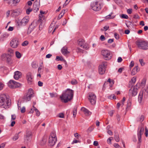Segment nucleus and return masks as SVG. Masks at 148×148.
Returning <instances> with one entry per match:
<instances>
[{"label":"nucleus","instance_id":"obj_1","mask_svg":"<svg viewBox=\"0 0 148 148\" xmlns=\"http://www.w3.org/2000/svg\"><path fill=\"white\" fill-rule=\"evenodd\" d=\"M73 94L74 91L68 88L63 92L60 98L62 102L66 103L73 99Z\"/></svg>","mask_w":148,"mask_h":148},{"label":"nucleus","instance_id":"obj_2","mask_svg":"<svg viewBox=\"0 0 148 148\" xmlns=\"http://www.w3.org/2000/svg\"><path fill=\"white\" fill-rule=\"evenodd\" d=\"M135 43L138 47L140 49L145 50L148 49V42L146 41L138 40Z\"/></svg>","mask_w":148,"mask_h":148},{"label":"nucleus","instance_id":"obj_3","mask_svg":"<svg viewBox=\"0 0 148 148\" xmlns=\"http://www.w3.org/2000/svg\"><path fill=\"white\" fill-rule=\"evenodd\" d=\"M57 140L56 132L54 131L52 132L51 134L49 140V145L53 146L55 144Z\"/></svg>","mask_w":148,"mask_h":148},{"label":"nucleus","instance_id":"obj_4","mask_svg":"<svg viewBox=\"0 0 148 148\" xmlns=\"http://www.w3.org/2000/svg\"><path fill=\"white\" fill-rule=\"evenodd\" d=\"M34 96V93L33 90L32 88L29 89L27 94L23 98V101L27 102L31 100V98Z\"/></svg>","mask_w":148,"mask_h":148},{"label":"nucleus","instance_id":"obj_5","mask_svg":"<svg viewBox=\"0 0 148 148\" xmlns=\"http://www.w3.org/2000/svg\"><path fill=\"white\" fill-rule=\"evenodd\" d=\"M101 4L102 3L99 2V1L93 2L91 4V8L94 11H99L101 8Z\"/></svg>","mask_w":148,"mask_h":148},{"label":"nucleus","instance_id":"obj_6","mask_svg":"<svg viewBox=\"0 0 148 148\" xmlns=\"http://www.w3.org/2000/svg\"><path fill=\"white\" fill-rule=\"evenodd\" d=\"M101 54L103 56V58L106 60L110 59L112 57L110 51L108 50L103 49L101 51Z\"/></svg>","mask_w":148,"mask_h":148},{"label":"nucleus","instance_id":"obj_7","mask_svg":"<svg viewBox=\"0 0 148 148\" xmlns=\"http://www.w3.org/2000/svg\"><path fill=\"white\" fill-rule=\"evenodd\" d=\"M88 99L92 105L95 104L96 100V97L92 92H90L88 94Z\"/></svg>","mask_w":148,"mask_h":148},{"label":"nucleus","instance_id":"obj_8","mask_svg":"<svg viewBox=\"0 0 148 148\" xmlns=\"http://www.w3.org/2000/svg\"><path fill=\"white\" fill-rule=\"evenodd\" d=\"M107 64L106 62H103L99 67V71L100 74H103L106 70Z\"/></svg>","mask_w":148,"mask_h":148},{"label":"nucleus","instance_id":"obj_9","mask_svg":"<svg viewBox=\"0 0 148 148\" xmlns=\"http://www.w3.org/2000/svg\"><path fill=\"white\" fill-rule=\"evenodd\" d=\"M3 104L1 106L2 108L5 109L8 108L11 105V101L10 99L7 96L5 101L3 102Z\"/></svg>","mask_w":148,"mask_h":148},{"label":"nucleus","instance_id":"obj_10","mask_svg":"<svg viewBox=\"0 0 148 148\" xmlns=\"http://www.w3.org/2000/svg\"><path fill=\"white\" fill-rule=\"evenodd\" d=\"M40 5V0H36L33 6V10L34 12H36L38 11Z\"/></svg>","mask_w":148,"mask_h":148},{"label":"nucleus","instance_id":"obj_11","mask_svg":"<svg viewBox=\"0 0 148 148\" xmlns=\"http://www.w3.org/2000/svg\"><path fill=\"white\" fill-rule=\"evenodd\" d=\"M146 93L147 94L148 93V91L147 90H142L140 91L138 96V101L139 103H140L141 102L143 95L145 96Z\"/></svg>","mask_w":148,"mask_h":148},{"label":"nucleus","instance_id":"obj_12","mask_svg":"<svg viewBox=\"0 0 148 148\" xmlns=\"http://www.w3.org/2000/svg\"><path fill=\"white\" fill-rule=\"evenodd\" d=\"M137 88L134 86L133 88H131L129 90V95L132 96H135L137 93Z\"/></svg>","mask_w":148,"mask_h":148},{"label":"nucleus","instance_id":"obj_13","mask_svg":"<svg viewBox=\"0 0 148 148\" xmlns=\"http://www.w3.org/2000/svg\"><path fill=\"white\" fill-rule=\"evenodd\" d=\"M32 133L30 130H27L24 136L25 140H30L32 138Z\"/></svg>","mask_w":148,"mask_h":148},{"label":"nucleus","instance_id":"obj_14","mask_svg":"<svg viewBox=\"0 0 148 148\" xmlns=\"http://www.w3.org/2000/svg\"><path fill=\"white\" fill-rule=\"evenodd\" d=\"M29 19L27 17H25L22 19L21 21H19L17 22L18 26H21L22 25H25L28 23Z\"/></svg>","mask_w":148,"mask_h":148},{"label":"nucleus","instance_id":"obj_15","mask_svg":"<svg viewBox=\"0 0 148 148\" xmlns=\"http://www.w3.org/2000/svg\"><path fill=\"white\" fill-rule=\"evenodd\" d=\"M19 44L18 40L16 38H14L11 40L10 43L11 46L13 48H16Z\"/></svg>","mask_w":148,"mask_h":148},{"label":"nucleus","instance_id":"obj_16","mask_svg":"<svg viewBox=\"0 0 148 148\" xmlns=\"http://www.w3.org/2000/svg\"><path fill=\"white\" fill-rule=\"evenodd\" d=\"M33 76L30 72L28 73L27 74L26 78L29 84H31L33 82Z\"/></svg>","mask_w":148,"mask_h":148},{"label":"nucleus","instance_id":"obj_17","mask_svg":"<svg viewBox=\"0 0 148 148\" xmlns=\"http://www.w3.org/2000/svg\"><path fill=\"white\" fill-rule=\"evenodd\" d=\"M36 23L33 22L31 25H30L29 28L27 32V34H29L34 29V28L36 26Z\"/></svg>","mask_w":148,"mask_h":148},{"label":"nucleus","instance_id":"obj_18","mask_svg":"<svg viewBox=\"0 0 148 148\" xmlns=\"http://www.w3.org/2000/svg\"><path fill=\"white\" fill-rule=\"evenodd\" d=\"M6 58L7 62L8 63L11 64L12 63L11 59V56H8L7 54H3L1 56V59L3 60H5V58Z\"/></svg>","mask_w":148,"mask_h":148},{"label":"nucleus","instance_id":"obj_19","mask_svg":"<svg viewBox=\"0 0 148 148\" xmlns=\"http://www.w3.org/2000/svg\"><path fill=\"white\" fill-rule=\"evenodd\" d=\"M143 132L144 130H140L139 131H138V147L139 148L140 147V143L141 142V136L143 134Z\"/></svg>","mask_w":148,"mask_h":148},{"label":"nucleus","instance_id":"obj_20","mask_svg":"<svg viewBox=\"0 0 148 148\" xmlns=\"http://www.w3.org/2000/svg\"><path fill=\"white\" fill-rule=\"evenodd\" d=\"M7 96L5 94L1 95H0V106H1L3 104V102L5 101V99Z\"/></svg>","mask_w":148,"mask_h":148},{"label":"nucleus","instance_id":"obj_21","mask_svg":"<svg viewBox=\"0 0 148 148\" xmlns=\"http://www.w3.org/2000/svg\"><path fill=\"white\" fill-rule=\"evenodd\" d=\"M21 73L19 71H16L14 73V79L16 80L18 79L21 76Z\"/></svg>","mask_w":148,"mask_h":148},{"label":"nucleus","instance_id":"obj_22","mask_svg":"<svg viewBox=\"0 0 148 148\" xmlns=\"http://www.w3.org/2000/svg\"><path fill=\"white\" fill-rule=\"evenodd\" d=\"M62 53L64 56H66L69 53V52L67 50V48L66 47H63L61 49Z\"/></svg>","mask_w":148,"mask_h":148},{"label":"nucleus","instance_id":"obj_23","mask_svg":"<svg viewBox=\"0 0 148 148\" xmlns=\"http://www.w3.org/2000/svg\"><path fill=\"white\" fill-rule=\"evenodd\" d=\"M81 110L86 116H89L91 115V112L84 107L82 108L81 109Z\"/></svg>","mask_w":148,"mask_h":148},{"label":"nucleus","instance_id":"obj_24","mask_svg":"<svg viewBox=\"0 0 148 148\" xmlns=\"http://www.w3.org/2000/svg\"><path fill=\"white\" fill-rule=\"evenodd\" d=\"M139 71V69L138 66H136L132 70L131 74L132 75H135L138 71Z\"/></svg>","mask_w":148,"mask_h":148},{"label":"nucleus","instance_id":"obj_25","mask_svg":"<svg viewBox=\"0 0 148 148\" xmlns=\"http://www.w3.org/2000/svg\"><path fill=\"white\" fill-rule=\"evenodd\" d=\"M85 41L84 39H80L77 41L78 44L81 47H82L83 45L84 44Z\"/></svg>","mask_w":148,"mask_h":148},{"label":"nucleus","instance_id":"obj_26","mask_svg":"<svg viewBox=\"0 0 148 148\" xmlns=\"http://www.w3.org/2000/svg\"><path fill=\"white\" fill-rule=\"evenodd\" d=\"M14 81L13 80H10L8 83L9 87L11 88H14Z\"/></svg>","mask_w":148,"mask_h":148},{"label":"nucleus","instance_id":"obj_27","mask_svg":"<svg viewBox=\"0 0 148 148\" xmlns=\"http://www.w3.org/2000/svg\"><path fill=\"white\" fill-rule=\"evenodd\" d=\"M18 109L20 110L21 112L22 113H23L25 112V107H23L21 108L20 106H19L18 104Z\"/></svg>","mask_w":148,"mask_h":148},{"label":"nucleus","instance_id":"obj_28","mask_svg":"<svg viewBox=\"0 0 148 148\" xmlns=\"http://www.w3.org/2000/svg\"><path fill=\"white\" fill-rule=\"evenodd\" d=\"M8 56H12L13 55L14 51L11 49H8Z\"/></svg>","mask_w":148,"mask_h":148},{"label":"nucleus","instance_id":"obj_29","mask_svg":"<svg viewBox=\"0 0 148 148\" xmlns=\"http://www.w3.org/2000/svg\"><path fill=\"white\" fill-rule=\"evenodd\" d=\"M82 47L86 50H88L89 48V47L88 44L87 43H85V42L84 44L83 45V46Z\"/></svg>","mask_w":148,"mask_h":148},{"label":"nucleus","instance_id":"obj_30","mask_svg":"<svg viewBox=\"0 0 148 148\" xmlns=\"http://www.w3.org/2000/svg\"><path fill=\"white\" fill-rule=\"evenodd\" d=\"M21 132H19L18 133L16 134L13 138L12 139L14 141H15L17 140L19 138L18 134Z\"/></svg>","mask_w":148,"mask_h":148},{"label":"nucleus","instance_id":"obj_31","mask_svg":"<svg viewBox=\"0 0 148 148\" xmlns=\"http://www.w3.org/2000/svg\"><path fill=\"white\" fill-rule=\"evenodd\" d=\"M65 13V10H62V12L60 13V14L58 16V19L59 20L64 15V14Z\"/></svg>","mask_w":148,"mask_h":148},{"label":"nucleus","instance_id":"obj_32","mask_svg":"<svg viewBox=\"0 0 148 148\" xmlns=\"http://www.w3.org/2000/svg\"><path fill=\"white\" fill-rule=\"evenodd\" d=\"M16 57L18 58H20L21 57V53L18 51H16L15 52Z\"/></svg>","mask_w":148,"mask_h":148},{"label":"nucleus","instance_id":"obj_33","mask_svg":"<svg viewBox=\"0 0 148 148\" xmlns=\"http://www.w3.org/2000/svg\"><path fill=\"white\" fill-rule=\"evenodd\" d=\"M14 88H15L20 87L21 86V84L14 81Z\"/></svg>","mask_w":148,"mask_h":148},{"label":"nucleus","instance_id":"obj_34","mask_svg":"<svg viewBox=\"0 0 148 148\" xmlns=\"http://www.w3.org/2000/svg\"><path fill=\"white\" fill-rule=\"evenodd\" d=\"M112 12H111L110 14L106 16L105 17L106 18L108 19H112L114 17V16H112Z\"/></svg>","mask_w":148,"mask_h":148},{"label":"nucleus","instance_id":"obj_35","mask_svg":"<svg viewBox=\"0 0 148 148\" xmlns=\"http://www.w3.org/2000/svg\"><path fill=\"white\" fill-rule=\"evenodd\" d=\"M144 119V116L142 115L138 119V121L142 122Z\"/></svg>","mask_w":148,"mask_h":148},{"label":"nucleus","instance_id":"obj_36","mask_svg":"<svg viewBox=\"0 0 148 148\" xmlns=\"http://www.w3.org/2000/svg\"><path fill=\"white\" fill-rule=\"evenodd\" d=\"M131 106V103L130 101L128 102L127 104V106L126 108V111H127L129 110V108H130Z\"/></svg>","mask_w":148,"mask_h":148},{"label":"nucleus","instance_id":"obj_37","mask_svg":"<svg viewBox=\"0 0 148 148\" xmlns=\"http://www.w3.org/2000/svg\"><path fill=\"white\" fill-rule=\"evenodd\" d=\"M146 80L145 79H144L142 81L141 83V86H144L145 85Z\"/></svg>","mask_w":148,"mask_h":148},{"label":"nucleus","instance_id":"obj_38","mask_svg":"<svg viewBox=\"0 0 148 148\" xmlns=\"http://www.w3.org/2000/svg\"><path fill=\"white\" fill-rule=\"evenodd\" d=\"M115 139L117 142H119L120 140V138L118 134H116L115 136Z\"/></svg>","mask_w":148,"mask_h":148},{"label":"nucleus","instance_id":"obj_39","mask_svg":"<svg viewBox=\"0 0 148 148\" xmlns=\"http://www.w3.org/2000/svg\"><path fill=\"white\" fill-rule=\"evenodd\" d=\"M34 110L36 112V115L37 116H39L40 114V113L39 111L36 108H35Z\"/></svg>","mask_w":148,"mask_h":148},{"label":"nucleus","instance_id":"obj_40","mask_svg":"<svg viewBox=\"0 0 148 148\" xmlns=\"http://www.w3.org/2000/svg\"><path fill=\"white\" fill-rule=\"evenodd\" d=\"M56 60H58V61H59V60H60V61L64 60V58L62 57H60L59 56H57L56 57Z\"/></svg>","mask_w":148,"mask_h":148},{"label":"nucleus","instance_id":"obj_41","mask_svg":"<svg viewBox=\"0 0 148 148\" xmlns=\"http://www.w3.org/2000/svg\"><path fill=\"white\" fill-rule=\"evenodd\" d=\"M77 108H74L73 111V114L74 117L76 116L77 114Z\"/></svg>","mask_w":148,"mask_h":148},{"label":"nucleus","instance_id":"obj_42","mask_svg":"<svg viewBox=\"0 0 148 148\" xmlns=\"http://www.w3.org/2000/svg\"><path fill=\"white\" fill-rule=\"evenodd\" d=\"M13 13L16 15H18L20 14V12L18 10H16L13 11Z\"/></svg>","mask_w":148,"mask_h":148},{"label":"nucleus","instance_id":"obj_43","mask_svg":"<svg viewBox=\"0 0 148 148\" xmlns=\"http://www.w3.org/2000/svg\"><path fill=\"white\" fill-rule=\"evenodd\" d=\"M4 86V84L1 82H0V90H2Z\"/></svg>","mask_w":148,"mask_h":148},{"label":"nucleus","instance_id":"obj_44","mask_svg":"<svg viewBox=\"0 0 148 148\" xmlns=\"http://www.w3.org/2000/svg\"><path fill=\"white\" fill-rule=\"evenodd\" d=\"M109 28V27L107 26H105L103 28V29H101V30L102 31H103L105 30V31L108 30Z\"/></svg>","mask_w":148,"mask_h":148},{"label":"nucleus","instance_id":"obj_45","mask_svg":"<svg viewBox=\"0 0 148 148\" xmlns=\"http://www.w3.org/2000/svg\"><path fill=\"white\" fill-rule=\"evenodd\" d=\"M54 26V25L53 24H51V25H50L49 29V32H51L53 30V27Z\"/></svg>","mask_w":148,"mask_h":148},{"label":"nucleus","instance_id":"obj_46","mask_svg":"<svg viewBox=\"0 0 148 148\" xmlns=\"http://www.w3.org/2000/svg\"><path fill=\"white\" fill-rule=\"evenodd\" d=\"M113 138L112 137L109 138L107 140L108 143L109 144H111V140L113 139Z\"/></svg>","mask_w":148,"mask_h":148},{"label":"nucleus","instance_id":"obj_47","mask_svg":"<svg viewBox=\"0 0 148 148\" xmlns=\"http://www.w3.org/2000/svg\"><path fill=\"white\" fill-rule=\"evenodd\" d=\"M4 1L9 5H12L11 0H3Z\"/></svg>","mask_w":148,"mask_h":148},{"label":"nucleus","instance_id":"obj_48","mask_svg":"<svg viewBox=\"0 0 148 148\" xmlns=\"http://www.w3.org/2000/svg\"><path fill=\"white\" fill-rule=\"evenodd\" d=\"M32 67L34 68H37L38 67V65L34 62L32 63Z\"/></svg>","mask_w":148,"mask_h":148},{"label":"nucleus","instance_id":"obj_49","mask_svg":"<svg viewBox=\"0 0 148 148\" xmlns=\"http://www.w3.org/2000/svg\"><path fill=\"white\" fill-rule=\"evenodd\" d=\"M100 39L101 41H103L106 40V38L103 35H101L100 38Z\"/></svg>","mask_w":148,"mask_h":148},{"label":"nucleus","instance_id":"obj_50","mask_svg":"<svg viewBox=\"0 0 148 148\" xmlns=\"http://www.w3.org/2000/svg\"><path fill=\"white\" fill-rule=\"evenodd\" d=\"M71 83L72 84L75 85L77 84V82L75 79H73L71 81Z\"/></svg>","mask_w":148,"mask_h":148},{"label":"nucleus","instance_id":"obj_51","mask_svg":"<svg viewBox=\"0 0 148 148\" xmlns=\"http://www.w3.org/2000/svg\"><path fill=\"white\" fill-rule=\"evenodd\" d=\"M28 44V42L27 41H24L22 44L23 46H25L27 45Z\"/></svg>","mask_w":148,"mask_h":148},{"label":"nucleus","instance_id":"obj_52","mask_svg":"<svg viewBox=\"0 0 148 148\" xmlns=\"http://www.w3.org/2000/svg\"><path fill=\"white\" fill-rule=\"evenodd\" d=\"M125 101V97H123L122 101H121V106H123L124 104V103Z\"/></svg>","mask_w":148,"mask_h":148},{"label":"nucleus","instance_id":"obj_53","mask_svg":"<svg viewBox=\"0 0 148 148\" xmlns=\"http://www.w3.org/2000/svg\"><path fill=\"white\" fill-rule=\"evenodd\" d=\"M114 146L116 148H121V147L117 143H115L114 145Z\"/></svg>","mask_w":148,"mask_h":148},{"label":"nucleus","instance_id":"obj_54","mask_svg":"<svg viewBox=\"0 0 148 148\" xmlns=\"http://www.w3.org/2000/svg\"><path fill=\"white\" fill-rule=\"evenodd\" d=\"M114 36L116 39H118L119 38V35L117 33H115L114 34Z\"/></svg>","mask_w":148,"mask_h":148},{"label":"nucleus","instance_id":"obj_55","mask_svg":"<svg viewBox=\"0 0 148 148\" xmlns=\"http://www.w3.org/2000/svg\"><path fill=\"white\" fill-rule=\"evenodd\" d=\"M136 78L135 77H133L131 79V81L133 84H134L136 82Z\"/></svg>","mask_w":148,"mask_h":148},{"label":"nucleus","instance_id":"obj_56","mask_svg":"<svg viewBox=\"0 0 148 148\" xmlns=\"http://www.w3.org/2000/svg\"><path fill=\"white\" fill-rule=\"evenodd\" d=\"M39 16L40 20H42V19H44V16L43 15L40 14H39Z\"/></svg>","mask_w":148,"mask_h":148},{"label":"nucleus","instance_id":"obj_57","mask_svg":"<svg viewBox=\"0 0 148 148\" xmlns=\"http://www.w3.org/2000/svg\"><path fill=\"white\" fill-rule=\"evenodd\" d=\"M121 17L123 18L127 19L128 18V16L126 15L122 14L121 16Z\"/></svg>","mask_w":148,"mask_h":148},{"label":"nucleus","instance_id":"obj_58","mask_svg":"<svg viewBox=\"0 0 148 148\" xmlns=\"http://www.w3.org/2000/svg\"><path fill=\"white\" fill-rule=\"evenodd\" d=\"M32 9H27L26 10V13L27 14H29L32 11Z\"/></svg>","mask_w":148,"mask_h":148},{"label":"nucleus","instance_id":"obj_59","mask_svg":"<svg viewBox=\"0 0 148 148\" xmlns=\"http://www.w3.org/2000/svg\"><path fill=\"white\" fill-rule=\"evenodd\" d=\"M139 61L141 65L143 66L145 64V63L143 62V60L142 59H140Z\"/></svg>","mask_w":148,"mask_h":148},{"label":"nucleus","instance_id":"obj_60","mask_svg":"<svg viewBox=\"0 0 148 148\" xmlns=\"http://www.w3.org/2000/svg\"><path fill=\"white\" fill-rule=\"evenodd\" d=\"M16 118V116L15 114H13L11 116V120H14Z\"/></svg>","mask_w":148,"mask_h":148},{"label":"nucleus","instance_id":"obj_61","mask_svg":"<svg viewBox=\"0 0 148 148\" xmlns=\"http://www.w3.org/2000/svg\"><path fill=\"white\" fill-rule=\"evenodd\" d=\"M134 62L133 61H132L130 64V68H131L133 66H134Z\"/></svg>","mask_w":148,"mask_h":148},{"label":"nucleus","instance_id":"obj_62","mask_svg":"<svg viewBox=\"0 0 148 148\" xmlns=\"http://www.w3.org/2000/svg\"><path fill=\"white\" fill-rule=\"evenodd\" d=\"M113 39H110L108 40V42L109 43H111L112 42H113Z\"/></svg>","mask_w":148,"mask_h":148},{"label":"nucleus","instance_id":"obj_63","mask_svg":"<svg viewBox=\"0 0 148 148\" xmlns=\"http://www.w3.org/2000/svg\"><path fill=\"white\" fill-rule=\"evenodd\" d=\"M127 12L128 13L131 14L132 12V9H128L127 10Z\"/></svg>","mask_w":148,"mask_h":148},{"label":"nucleus","instance_id":"obj_64","mask_svg":"<svg viewBox=\"0 0 148 148\" xmlns=\"http://www.w3.org/2000/svg\"><path fill=\"white\" fill-rule=\"evenodd\" d=\"M59 117L61 118H64V114L62 113H60L59 114Z\"/></svg>","mask_w":148,"mask_h":148}]
</instances>
